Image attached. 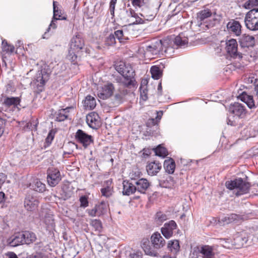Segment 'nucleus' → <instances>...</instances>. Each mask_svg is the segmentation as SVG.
Returning a JSON list of instances; mask_svg holds the SVG:
<instances>
[{
	"label": "nucleus",
	"instance_id": "30",
	"mask_svg": "<svg viewBox=\"0 0 258 258\" xmlns=\"http://www.w3.org/2000/svg\"><path fill=\"white\" fill-rule=\"evenodd\" d=\"M73 108V107H71L58 110L56 114V120L58 121L64 120L68 117L69 110Z\"/></svg>",
	"mask_w": 258,
	"mask_h": 258
},
{
	"label": "nucleus",
	"instance_id": "5",
	"mask_svg": "<svg viewBox=\"0 0 258 258\" xmlns=\"http://www.w3.org/2000/svg\"><path fill=\"white\" fill-rule=\"evenodd\" d=\"M197 19L201 22L207 21V19H209V23L206 25L208 28L213 27L216 24L219 22V20L215 18V14L213 15L211 11L208 9L201 10L198 13Z\"/></svg>",
	"mask_w": 258,
	"mask_h": 258
},
{
	"label": "nucleus",
	"instance_id": "40",
	"mask_svg": "<svg viewBox=\"0 0 258 258\" xmlns=\"http://www.w3.org/2000/svg\"><path fill=\"white\" fill-rule=\"evenodd\" d=\"M127 91L126 89L120 88L118 92L115 95V99L118 102H120L124 97L127 94Z\"/></svg>",
	"mask_w": 258,
	"mask_h": 258
},
{
	"label": "nucleus",
	"instance_id": "20",
	"mask_svg": "<svg viewBox=\"0 0 258 258\" xmlns=\"http://www.w3.org/2000/svg\"><path fill=\"white\" fill-rule=\"evenodd\" d=\"M230 111L235 115L243 117L245 113L244 107L241 104L235 102L230 107Z\"/></svg>",
	"mask_w": 258,
	"mask_h": 258
},
{
	"label": "nucleus",
	"instance_id": "27",
	"mask_svg": "<svg viewBox=\"0 0 258 258\" xmlns=\"http://www.w3.org/2000/svg\"><path fill=\"white\" fill-rule=\"evenodd\" d=\"M137 191L134 182H130L129 181H123V191L124 195L129 196Z\"/></svg>",
	"mask_w": 258,
	"mask_h": 258
},
{
	"label": "nucleus",
	"instance_id": "39",
	"mask_svg": "<svg viewBox=\"0 0 258 258\" xmlns=\"http://www.w3.org/2000/svg\"><path fill=\"white\" fill-rule=\"evenodd\" d=\"M152 77L156 80L159 79L162 76V73L158 67L153 66L150 70Z\"/></svg>",
	"mask_w": 258,
	"mask_h": 258
},
{
	"label": "nucleus",
	"instance_id": "48",
	"mask_svg": "<svg viewBox=\"0 0 258 258\" xmlns=\"http://www.w3.org/2000/svg\"><path fill=\"white\" fill-rule=\"evenodd\" d=\"M54 135L55 132L52 130H50L45 140V144L46 145H45V147L48 146L51 143L54 139Z\"/></svg>",
	"mask_w": 258,
	"mask_h": 258
},
{
	"label": "nucleus",
	"instance_id": "35",
	"mask_svg": "<svg viewBox=\"0 0 258 258\" xmlns=\"http://www.w3.org/2000/svg\"><path fill=\"white\" fill-rule=\"evenodd\" d=\"M164 166L167 172L169 174H172L174 172L175 170V162L172 159L165 160L164 163Z\"/></svg>",
	"mask_w": 258,
	"mask_h": 258
},
{
	"label": "nucleus",
	"instance_id": "64",
	"mask_svg": "<svg viewBox=\"0 0 258 258\" xmlns=\"http://www.w3.org/2000/svg\"><path fill=\"white\" fill-rule=\"evenodd\" d=\"M8 258H18L17 255L14 252H10L8 254Z\"/></svg>",
	"mask_w": 258,
	"mask_h": 258
},
{
	"label": "nucleus",
	"instance_id": "29",
	"mask_svg": "<svg viewBox=\"0 0 258 258\" xmlns=\"http://www.w3.org/2000/svg\"><path fill=\"white\" fill-rule=\"evenodd\" d=\"M83 103L85 108L87 110L93 109L96 105L95 98L91 95H88L86 97Z\"/></svg>",
	"mask_w": 258,
	"mask_h": 258
},
{
	"label": "nucleus",
	"instance_id": "42",
	"mask_svg": "<svg viewBox=\"0 0 258 258\" xmlns=\"http://www.w3.org/2000/svg\"><path fill=\"white\" fill-rule=\"evenodd\" d=\"M115 38H117L120 42H123L127 39V37L125 36L121 30L115 31L113 34Z\"/></svg>",
	"mask_w": 258,
	"mask_h": 258
},
{
	"label": "nucleus",
	"instance_id": "26",
	"mask_svg": "<svg viewBox=\"0 0 258 258\" xmlns=\"http://www.w3.org/2000/svg\"><path fill=\"white\" fill-rule=\"evenodd\" d=\"M242 47H252L255 44L254 38L252 36L244 34L239 40Z\"/></svg>",
	"mask_w": 258,
	"mask_h": 258
},
{
	"label": "nucleus",
	"instance_id": "13",
	"mask_svg": "<svg viewBox=\"0 0 258 258\" xmlns=\"http://www.w3.org/2000/svg\"><path fill=\"white\" fill-rule=\"evenodd\" d=\"M75 138L77 140L82 144L83 146L85 148L93 142L92 136L86 134L81 130H78L77 131L76 133Z\"/></svg>",
	"mask_w": 258,
	"mask_h": 258
},
{
	"label": "nucleus",
	"instance_id": "28",
	"mask_svg": "<svg viewBox=\"0 0 258 258\" xmlns=\"http://www.w3.org/2000/svg\"><path fill=\"white\" fill-rule=\"evenodd\" d=\"M241 219V216L232 214L222 217L220 221L223 222V224H228L232 222H236Z\"/></svg>",
	"mask_w": 258,
	"mask_h": 258
},
{
	"label": "nucleus",
	"instance_id": "4",
	"mask_svg": "<svg viewBox=\"0 0 258 258\" xmlns=\"http://www.w3.org/2000/svg\"><path fill=\"white\" fill-rule=\"evenodd\" d=\"M246 27L252 31L258 30V9H253L246 15L244 19Z\"/></svg>",
	"mask_w": 258,
	"mask_h": 258
},
{
	"label": "nucleus",
	"instance_id": "58",
	"mask_svg": "<svg viewBox=\"0 0 258 258\" xmlns=\"http://www.w3.org/2000/svg\"><path fill=\"white\" fill-rule=\"evenodd\" d=\"M129 258H142L141 253L139 252L131 253Z\"/></svg>",
	"mask_w": 258,
	"mask_h": 258
},
{
	"label": "nucleus",
	"instance_id": "16",
	"mask_svg": "<svg viewBox=\"0 0 258 258\" xmlns=\"http://www.w3.org/2000/svg\"><path fill=\"white\" fill-rule=\"evenodd\" d=\"M86 122L90 127L94 129L98 128L100 124L99 115L95 112H92L86 116Z\"/></svg>",
	"mask_w": 258,
	"mask_h": 258
},
{
	"label": "nucleus",
	"instance_id": "10",
	"mask_svg": "<svg viewBox=\"0 0 258 258\" xmlns=\"http://www.w3.org/2000/svg\"><path fill=\"white\" fill-rule=\"evenodd\" d=\"M227 53L233 58H241L242 54L237 52V43L236 40L231 39L226 42Z\"/></svg>",
	"mask_w": 258,
	"mask_h": 258
},
{
	"label": "nucleus",
	"instance_id": "36",
	"mask_svg": "<svg viewBox=\"0 0 258 258\" xmlns=\"http://www.w3.org/2000/svg\"><path fill=\"white\" fill-rule=\"evenodd\" d=\"M174 42L177 46H183L187 44L188 39L181 33L175 38Z\"/></svg>",
	"mask_w": 258,
	"mask_h": 258
},
{
	"label": "nucleus",
	"instance_id": "25",
	"mask_svg": "<svg viewBox=\"0 0 258 258\" xmlns=\"http://www.w3.org/2000/svg\"><path fill=\"white\" fill-rule=\"evenodd\" d=\"M29 187L36 191L43 192L46 190V185L39 179H35L29 184Z\"/></svg>",
	"mask_w": 258,
	"mask_h": 258
},
{
	"label": "nucleus",
	"instance_id": "9",
	"mask_svg": "<svg viewBox=\"0 0 258 258\" xmlns=\"http://www.w3.org/2000/svg\"><path fill=\"white\" fill-rule=\"evenodd\" d=\"M21 100L19 97H8L3 94L0 96V103L5 107L13 106L15 108L20 103Z\"/></svg>",
	"mask_w": 258,
	"mask_h": 258
},
{
	"label": "nucleus",
	"instance_id": "41",
	"mask_svg": "<svg viewBox=\"0 0 258 258\" xmlns=\"http://www.w3.org/2000/svg\"><path fill=\"white\" fill-rule=\"evenodd\" d=\"M126 21L129 25L144 24L143 20L138 15H136L133 18H126Z\"/></svg>",
	"mask_w": 258,
	"mask_h": 258
},
{
	"label": "nucleus",
	"instance_id": "22",
	"mask_svg": "<svg viewBox=\"0 0 258 258\" xmlns=\"http://www.w3.org/2000/svg\"><path fill=\"white\" fill-rule=\"evenodd\" d=\"M103 186L101 189L102 196L106 198L110 197L113 193V187L112 185L111 179L106 181L104 183Z\"/></svg>",
	"mask_w": 258,
	"mask_h": 258
},
{
	"label": "nucleus",
	"instance_id": "21",
	"mask_svg": "<svg viewBox=\"0 0 258 258\" xmlns=\"http://www.w3.org/2000/svg\"><path fill=\"white\" fill-rule=\"evenodd\" d=\"M84 41L82 38L76 36L73 37L71 41L70 49L79 52L84 46Z\"/></svg>",
	"mask_w": 258,
	"mask_h": 258
},
{
	"label": "nucleus",
	"instance_id": "55",
	"mask_svg": "<svg viewBox=\"0 0 258 258\" xmlns=\"http://www.w3.org/2000/svg\"><path fill=\"white\" fill-rule=\"evenodd\" d=\"M126 14H127V18H133L135 16H136V15H138L135 13L134 10L132 9L131 8L129 9L128 10H127L126 11Z\"/></svg>",
	"mask_w": 258,
	"mask_h": 258
},
{
	"label": "nucleus",
	"instance_id": "47",
	"mask_svg": "<svg viewBox=\"0 0 258 258\" xmlns=\"http://www.w3.org/2000/svg\"><path fill=\"white\" fill-rule=\"evenodd\" d=\"M147 0H131L133 6L136 8L144 7Z\"/></svg>",
	"mask_w": 258,
	"mask_h": 258
},
{
	"label": "nucleus",
	"instance_id": "37",
	"mask_svg": "<svg viewBox=\"0 0 258 258\" xmlns=\"http://www.w3.org/2000/svg\"><path fill=\"white\" fill-rule=\"evenodd\" d=\"M167 246L169 250L174 254L176 253L180 248L179 241L177 240L169 241Z\"/></svg>",
	"mask_w": 258,
	"mask_h": 258
},
{
	"label": "nucleus",
	"instance_id": "11",
	"mask_svg": "<svg viewBox=\"0 0 258 258\" xmlns=\"http://www.w3.org/2000/svg\"><path fill=\"white\" fill-rule=\"evenodd\" d=\"M249 236L244 231L238 232L236 234L233 239V245L236 248L243 246L248 241Z\"/></svg>",
	"mask_w": 258,
	"mask_h": 258
},
{
	"label": "nucleus",
	"instance_id": "59",
	"mask_svg": "<svg viewBox=\"0 0 258 258\" xmlns=\"http://www.w3.org/2000/svg\"><path fill=\"white\" fill-rule=\"evenodd\" d=\"M6 179V176L5 174L1 173H0V188H1L2 185L5 182Z\"/></svg>",
	"mask_w": 258,
	"mask_h": 258
},
{
	"label": "nucleus",
	"instance_id": "44",
	"mask_svg": "<svg viewBox=\"0 0 258 258\" xmlns=\"http://www.w3.org/2000/svg\"><path fill=\"white\" fill-rule=\"evenodd\" d=\"M3 51L7 53H12L14 52L15 47L13 45L8 44L5 40L3 41Z\"/></svg>",
	"mask_w": 258,
	"mask_h": 258
},
{
	"label": "nucleus",
	"instance_id": "6",
	"mask_svg": "<svg viewBox=\"0 0 258 258\" xmlns=\"http://www.w3.org/2000/svg\"><path fill=\"white\" fill-rule=\"evenodd\" d=\"M200 254L202 258H215V249L213 246L203 245L194 249L192 254Z\"/></svg>",
	"mask_w": 258,
	"mask_h": 258
},
{
	"label": "nucleus",
	"instance_id": "12",
	"mask_svg": "<svg viewBox=\"0 0 258 258\" xmlns=\"http://www.w3.org/2000/svg\"><path fill=\"white\" fill-rule=\"evenodd\" d=\"M227 29L229 33L234 36H239L241 34V25L238 21L230 20L227 24Z\"/></svg>",
	"mask_w": 258,
	"mask_h": 258
},
{
	"label": "nucleus",
	"instance_id": "54",
	"mask_svg": "<svg viewBox=\"0 0 258 258\" xmlns=\"http://www.w3.org/2000/svg\"><path fill=\"white\" fill-rule=\"evenodd\" d=\"M130 178L135 181H137V179L141 177V172L139 171H135L130 173Z\"/></svg>",
	"mask_w": 258,
	"mask_h": 258
},
{
	"label": "nucleus",
	"instance_id": "15",
	"mask_svg": "<svg viewBox=\"0 0 258 258\" xmlns=\"http://www.w3.org/2000/svg\"><path fill=\"white\" fill-rule=\"evenodd\" d=\"M157 14L156 10H153L150 7L145 6L142 9L141 12L140 13L141 19H142L144 23L145 21H152L155 17Z\"/></svg>",
	"mask_w": 258,
	"mask_h": 258
},
{
	"label": "nucleus",
	"instance_id": "3",
	"mask_svg": "<svg viewBox=\"0 0 258 258\" xmlns=\"http://www.w3.org/2000/svg\"><path fill=\"white\" fill-rule=\"evenodd\" d=\"M169 40L163 39L157 40L151 45L147 46L146 49V53L147 55L151 54L156 55L160 52H164L167 53L168 49H172V48H169L168 45Z\"/></svg>",
	"mask_w": 258,
	"mask_h": 258
},
{
	"label": "nucleus",
	"instance_id": "56",
	"mask_svg": "<svg viewBox=\"0 0 258 258\" xmlns=\"http://www.w3.org/2000/svg\"><path fill=\"white\" fill-rule=\"evenodd\" d=\"M87 212L89 215L91 217H95L96 216H98V212L97 211V209L95 207L93 209L87 210Z\"/></svg>",
	"mask_w": 258,
	"mask_h": 258
},
{
	"label": "nucleus",
	"instance_id": "52",
	"mask_svg": "<svg viewBox=\"0 0 258 258\" xmlns=\"http://www.w3.org/2000/svg\"><path fill=\"white\" fill-rule=\"evenodd\" d=\"M80 202V207L82 208H86L88 206L89 202L88 197L86 196H83L80 197L79 199Z\"/></svg>",
	"mask_w": 258,
	"mask_h": 258
},
{
	"label": "nucleus",
	"instance_id": "46",
	"mask_svg": "<svg viewBox=\"0 0 258 258\" xmlns=\"http://www.w3.org/2000/svg\"><path fill=\"white\" fill-rule=\"evenodd\" d=\"M78 52V51H76L70 49L69 50V54L68 55V59H70L72 62L75 63L76 61H77Z\"/></svg>",
	"mask_w": 258,
	"mask_h": 258
},
{
	"label": "nucleus",
	"instance_id": "24",
	"mask_svg": "<svg viewBox=\"0 0 258 258\" xmlns=\"http://www.w3.org/2000/svg\"><path fill=\"white\" fill-rule=\"evenodd\" d=\"M161 164L155 161L149 163L146 167V170L149 175L153 176L156 175L161 169Z\"/></svg>",
	"mask_w": 258,
	"mask_h": 258
},
{
	"label": "nucleus",
	"instance_id": "7",
	"mask_svg": "<svg viewBox=\"0 0 258 258\" xmlns=\"http://www.w3.org/2000/svg\"><path fill=\"white\" fill-rule=\"evenodd\" d=\"M47 182L49 185L54 186L58 183L61 180L59 171L53 168H50L47 170Z\"/></svg>",
	"mask_w": 258,
	"mask_h": 258
},
{
	"label": "nucleus",
	"instance_id": "33",
	"mask_svg": "<svg viewBox=\"0 0 258 258\" xmlns=\"http://www.w3.org/2000/svg\"><path fill=\"white\" fill-rule=\"evenodd\" d=\"M97 211L98 212V216L103 215L106 213L109 208V205L107 203L102 201L95 206Z\"/></svg>",
	"mask_w": 258,
	"mask_h": 258
},
{
	"label": "nucleus",
	"instance_id": "57",
	"mask_svg": "<svg viewBox=\"0 0 258 258\" xmlns=\"http://www.w3.org/2000/svg\"><path fill=\"white\" fill-rule=\"evenodd\" d=\"M5 124V120L0 118V137L2 136L4 133V127Z\"/></svg>",
	"mask_w": 258,
	"mask_h": 258
},
{
	"label": "nucleus",
	"instance_id": "23",
	"mask_svg": "<svg viewBox=\"0 0 258 258\" xmlns=\"http://www.w3.org/2000/svg\"><path fill=\"white\" fill-rule=\"evenodd\" d=\"M137 191L144 194L150 185L148 181L145 178H141L137 181L134 182Z\"/></svg>",
	"mask_w": 258,
	"mask_h": 258
},
{
	"label": "nucleus",
	"instance_id": "38",
	"mask_svg": "<svg viewBox=\"0 0 258 258\" xmlns=\"http://www.w3.org/2000/svg\"><path fill=\"white\" fill-rule=\"evenodd\" d=\"M168 219V216L166 214L160 211L156 213L155 217V222L159 225L161 224Z\"/></svg>",
	"mask_w": 258,
	"mask_h": 258
},
{
	"label": "nucleus",
	"instance_id": "17",
	"mask_svg": "<svg viewBox=\"0 0 258 258\" xmlns=\"http://www.w3.org/2000/svg\"><path fill=\"white\" fill-rule=\"evenodd\" d=\"M151 241L155 249H159L165 245V240L159 232L154 233L151 237Z\"/></svg>",
	"mask_w": 258,
	"mask_h": 258
},
{
	"label": "nucleus",
	"instance_id": "63",
	"mask_svg": "<svg viewBox=\"0 0 258 258\" xmlns=\"http://www.w3.org/2000/svg\"><path fill=\"white\" fill-rule=\"evenodd\" d=\"M5 200V195L3 192H0V203H3Z\"/></svg>",
	"mask_w": 258,
	"mask_h": 258
},
{
	"label": "nucleus",
	"instance_id": "34",
	"mask_svg": "<svg viewBox=\"0 0 258 258\" xmlns=\"http://www.w3.org/2000/svg\"><path fill=\"white\" fill-rule=\"evenodd\" d=\"M25 244H29L33 242L36 239L35 234L31 232L25 231L23 233Z\"/></svg>",
	"mask_w": 258,
	"mask_h": 258
},
{
	"label": "nucleus",
	"instance_id": "32",
	"mask_svg": "<svg viewBox=\"0 0 258 258\" xmlns=\"http://www.w3.org/2000/svg\"><path fill=\"white\" fill-rule=\"evenodd\" d=\"M56 2L53 3V19L55 20H66V16H63L61 13V11L56 6Z\"/></svg>",
	"mask_w": 258,
	"mask_h": 258
},
{
	"label": "nucleus",
	"instance_id": "50",
	"mask_svg": "<svg viewBox=\"0 0 258 258\" xmlns=\"http://www.w3.org/2000/svg\"><path fill=\"white\" fill-rule=\"evenodd\" d=\"M115 37L113 34H110L106 38L105 44L107 45L111 46L115 44Z\"/></svg>",
	"mask_w": 258,
	"mask_h": 258
},
{
	"label": "nucleus",
	"instance_id": "53",
	"mask_svg": "<svg viewBox=\"0 0 258 258\" xmlns=\"http://www.w3.org/2000/svg\"><path fill=\"white\" fill-rule=\"evenodd\" d=\"M56 20L55 19H53V18L52 19L48 28H47V29L46 30V31L45 32V33L44 34L43 36V39H45L46 38V35L47 34V33L48 32H49V31L50 30L51 28H52L53 29H55L57 27V25L55 23V21Z\"/></svg>",
	"mask_w": 258,
	"mask_h": 258
},
{
	"label": "nucleus",
	"instance_id": "14",
	"mask_svg": "<svg viewBox=\"0 0 258 258\" xmlns=\"http://www.w3.org/2000/svg\"><path fill=\"white\" fill-rule=\"evenodd\" d=\"M51 71L49 69L46 71L45 69H42L40 72L37 74L35 80V84L38 87H43L45 82L48 81Z\"/></svg>",
	"mask_w": 258,
	"mask_h": 258
},
{
	"label": "nucleus",
	"instance_id": "61",
	"mask_svg": "<svg viewBox=\"0 0 258 258\" xmlns=\"http://www.w3.org/2000/svg\"><path fill=\"white\" fill-rule=\"evenodd\" d=\"M251 83H253L255 85V89H258V78H254V77L249 78Z\"/></svg>",
	"mask_w": 258,
	"mask_h": 258
},
{
	"label": "nucleus",
	"instance_id": "8",
	"mask_svg": "<svg viewBox=\"0 0 258 258\" xmlns=\"http://www.w3.org/2000/svg\"><path fill=\"white\" fill-rule=\"evenodd\" d=\"M114 91L112 83H107L98 89V96L102 99H106L111 96Z\"/></svg>",
	"mask_w": 258,
	"mask_h": 258
},
{
	"label": "nucleus",
	"instance_id": "19",
	"mask_svg": "<svg viewBox=\"0 0 258 258\" xmlns=\"http://www.w3.org/2000/svg\"><path fill=\"white\" fill-rule=\"evenodd\" d=\"M39 201L35 197L27 195L25 199L24 207L29 211H33L37 209Z\"/></svg>",
	"mask_w": 258,
	"mask_h": 258
},
{
	"label": "nucleus",
	"instance_id": "45",
	"mask_svg": "<svg viewBox=\"0 0 258 258\" xmlns=\"http://www.w3.org/2000/svg\"><path fill=\"white\" fill-rule=\"evenodd\" d=\"M91 225L94 228L96 231L100 232L102 229V223L99 220L94 219L91 222Z\"/></svg>",
	"mask_w": 258,
	"mask_h": 258
},
{
	"label": "nucleus",
	"instance_id": "2",
	"mask_svg": "<svg viewBox=\"0 0 258 258\" xmlns=\"http://www.w3.org/2000/svg\"><path fill=\"white\" fill-rule=\"evenodd\" d=\"M225 186L230 190H234L236 196H240L249 191L250 184L239 178L226 181Z\"/></svg>",
	"mask_w": 258,
	"mask_h": 258
},
{
	"label": "nucleus",
	"instance_id": "18",
	"mask_svg": "<svg viewBox=\"0 0 258 258\" xmlns=\"http://www.w3.org/2000/svg\"><path fill=\"white\" fill-rule=\"evenodd\" d=\"M177 225L174 221L171 220L168 223H166L161 228V231L162 234L166 238H169L173 234V230L175 229Z\"/></svg>",
	"mask_w": 258,
	"mask_h": 258
},
{
	"label": "nucleus",
	"instance_id": "49",
	"mask_svg": "<svg viewBox=\"0 0 258 258\" xmlns=\"http://www.w3.org/2000/svg\"><path fill=\"white\" fill-rule=\"evenodd\" d=\"M140 97L143 101H146L148 99L147 90L145 86L141 85L140 87Z\"/></svg>",
	"mask_w": 258,
	"mask_h": 258
},
{
	"label": "nucleus",
	"instance_id": "43",
	"mask_svg": "<svg viewBox=\"0 0 258 258\" xmlns=\"http://www.w3.org/2000/svg\"><path fill=\"white\" fill-rule=\"evenodd\" d=\"M155 152L156 155L164 157L167 155V151L166 148L162 147L161 145H159L155 149Z\"/></svg>",
	"mask_w": 258,
	"mask_h": 258
},
{
	"label": "nucleus",
	"instance_id": "31",
	"mask_svg": "<svg viewBox=\"0 0 258 258\" xmlns=\"http://www.w3.org/2000/svg\"><path fill=\"white\" fill-rule=\"evenodd\" d=\"M25 244L23 233H19L16 234L14 238L10 242L9 244L11 246H16L20 244Z\"/></svg>",
	"mask_w": 258,
	"mask_h": 258
},
{
	"label": "nucleus",
	"instance_id": "62",
	"mask_svg": "<svg viewBox=\"0 0 258 258\" xmlns=\"http://www.w3.org/2000/svg\"><path fill=\"white\" fill-rule=\"evenodd\" d=\"M166 181L171 182L170 184L168 185L169 187L172 186L174 183L173 178L171 176H168L166 178Z\"/></svg>",
	"mask_w": 258,
	"mask_h": 258
},
{
	"label": "nucleus",
	"instance_id": "60",
	"mask_svg": "<svg viewBox=\"0 0 258 258\" xmlns=\"http://www.w3.org/2000/svg\"><path fill=\"white\" fill-rule=\"evenodd\" d=\"M116 4H113L110 3L109 11L112 16H114V11Z\"/></svg>",
	"mask_w": 258,
	"mask_h": 258
},
{
	"label": "nucleus",
	"instance_id": "51",
	"mask_svg": "<svg viewBox=\"0 0 258 258\" xmlns=\"http://www.w3.org/2000/svg\"><path fill=\"white\" fill-rule=\"evenodd\" d=\"M255 6H258V2L256 0H248L244 4V7L247 9H251Z\"/></svg>",
	"mask_w": 258,
	"mask_h": 258
},
{
	"label": "nucleus",
	"instance_id": "1",
	"mask_svg": "<svg viewBox=\"0 0 258 258\" xmlns=\"http://www.w3.org/2000/svg\"><path fill=\"white\" fill-rule=\"evenodd\" d=\"M115 70L121 76V78H117L116 81L125 87H134L137 85L134 79V72L129 64H126L123 61L116 62L114 66Z\"/></svg>",
	"mask_w": 258,
	"mask_h": 258
}]
</instances>
